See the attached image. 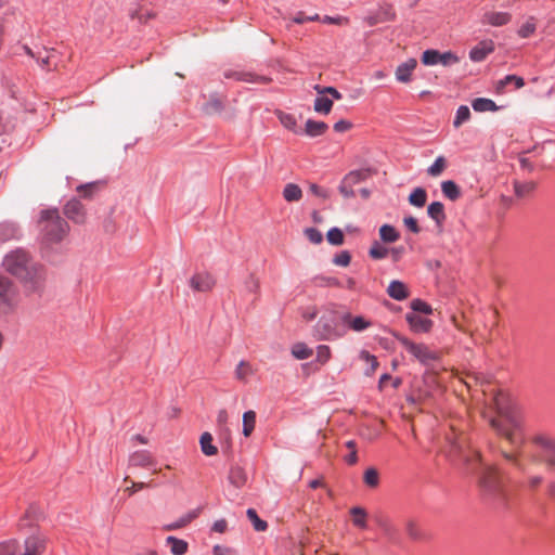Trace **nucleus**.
<instances>
[{"mask_svg": "<svg viewBox=\"0 0 555 555\" xmlns=\"http://www.w3.org/2000/svg\"><path fill=\"white\" fill-rule=\"evenodd\" d=\"M469 117H470V111H469L468 106L461 105L456 111L453 126L455 128L461 127L465 121H467L469 119Z\"/></svg>", "mask_w": 555, "mask_h": 555, "instance_id": "nucleus-51", "label": "nucleus"}, {"mask_svg": "<svg viewBox=\"0 0 555 555\" xmlns=\"http://www.w3.org/2000/svg\"><path fill=\"white\" fill-rule=\"evenodd\" d=\"M305 235L308 241L311 243H321L322 242V233L313 228H308L305 230Z\"/></svg>", "mask_w": 555, "mask_h": 555, "instance_id": "nucleus-61", "label": "nucleus"}, {"mask_svg": "<svg viewBox=\"0 0 555 555\" xmlns=\"http://www.w3.org/2000/svg\"><path fill=\"white\" fill-rule=\"evenodd\" d=\"M350 514L352 515V524L354 527L360 529H366V511L361 506H354L350 509Z\"/></svg>", "mask_w": 555, "mask_h": 555, "instance_id": "nucleus-29", "label": "nucleus"}, {"mask_svg": "<svg viewBox=\"0 0 555 555\" xmlns=\"http://www.w3.org/2000/svg\"><path fill=\"white\" fill-rule=\"evenodd\" d=\"M309 191L311 194L322 198L323 201H325L330 197V192L326 189L321 188L315 183H311L309 185Z\"/></svg>", "mask_w": 555, "mask_h": 555, "instance_id": "nucleus-59", "label": "nucleus"}, {"mask_svg": "<svg viewBox=\"0 0 555 555\" xmlns=\"http://www.w3.org/2000/svg\"><path fill=\"white\" fill-rule=\"evenodd\" d=\"M448 166V162L444 156H438L434 164L427 168L428 176L433 178L440 177Z\"/></svg>", "mask_w": 555, "mask_h": 555, "instance_id": "nucleus-36", "label": "nucleus"}, {"mask_svg": "<svg viewBox=\"0 0 555 555\" xmlns=\"http://www.w3.org/2000/svg\"><path fill=\"white\" fill-rule=\"evenodd\" d=\"M512 14L509 12L496 11V10H486L481 16V24L493 26V27H502L512 22Z\"/></svg>", "mask_w": 555, "mask_h": 555, "instance_id": "nucleus-13", "label": "nucleus"}, {"mask_svg": "<svg viewBox=\"0 0 555 555\" xmlns=\"http://www.w3.org/2000/svg\"><path fill=\"white\" fill-rule=\"evenodd\" d=\"M333 101L326 96H318L314 101V111L322 114H328L332 109Z\"/></svg>", "mask_w": 555, "mask_h": 555, "instance_id": "nucleus-49", "label": "nucleus"}, {"mask_svg": "<svg viewBox=\"0 0 555 555\" xmlns=\"http://www.w3.org/2000/svg\"><path fill=\"white\" fill-rule=\"evenodd\" d=\"M20 240V230L14 222L4 221L0 223V241Z\"/></svg>", "mask_w": 555, "mask_h": 555, "instance_id": "nucleus-24", "label": "nucleus"}, {"mask_svg": "<svg viewBox=\"0 0 555 555\" xmlns=\"http://www.w3.org/2000/svg\"><path fill=\"white\" fill-rule=\"evenodd\" d=\"M256 425V413L253 410H248L243 414V435L249 437L255 429Z\"/></svg>", "mask_w": 555, "mask_h": 555, "instance_id": "nucleus-34", "label": "nucleus"}, {"mask_svg": "<svg viewBox=\"0 0 555 555\" xmlns=\"http://www.w3.org/2000/svg\"><path fill=\"white\" fill-rule=\"evenodd\" d=\"M472 106L476 112H494L498 109L495 102L486 98H478L472 102Z\"/></svg>", "mask_w": 555, "mask_h": 555, "instance_id": "nucleus-35", "label": "nucleus"}, {"mask_svg": "<svg viewBox=\"0 0 555 555\" xmlns=\"http://www.w3.org/2000/svg\"><path fill=\"white\" fill-rule=\"evenodd\" d=\"M481 494L486 501L496 508L506 509L508 506L507 494L502 485L499 472L494 466L482 468L478 479Z\"/></svg>", "mask_w": 555, "mask_h": 555, "instance_id": "nucleus-2", "label": "nucleus"}, {"mask_svg": "<svg viewBox=\"0 0 555 555\" xmlns=\"http://www.w3.org/2000/svg\"><path fill=\"white\" fill-rule=\"evenodd\" d=\"M321 21L326 24H335V25H348L349 24V18L346 16L332 17V16L325 15Z\"/></svg>", "mask_w": 555, "mask_h": 555, "instance_id": "nucleus-63", "label": "nucleus"}, {"mask_svg": "<svg viewBox=\"0 0 555 555\" xmlns=\"http://www.w3.org/2000/svg\"><path fill=\"white\" fill-rule=\"evenodd\" d=\"M38 224L41 233L48 240L55 242L63 241L70 229L68 222L60 216L56 208L42 210Z\"/></svg>", "mask_w": 555, "mask_h": 555, "instance_id": "nucleus-4", "label": "nucleus"}, {"mask_svg": "<svg viewBox=\"0 0 555 555\" xmlns=\"http://www.w3.org/2000/svg\"><path fill=\"white\" fill-rule=\"evenodd\" d=\"M495 405L498 416L490 418L491 427L512 446H522V415L519 408L504 397H496Z\"/></svg>", "mask_w": 555, "mask_h": 555, "instance_id": "nucleus-1", "label": "nucleus"}, {"mask_svg": "<svg viewBox=\"0 0 555 555\" xmlns=\"http://www.w3.org/2000/svg\"><path fill=\"white\" fill-rule=\"evenodd\" d=\"M166 544L170 546V552L172 555H184L189 550V543L185 540L179 539L175 535H168L166 538Z\"/></svg>", "mask_w": 555, "mask_h": 555, "instance_id": "nucleus-26", "label": "nucleus"}, {"mask_svg": "<svg viewBox=\"0 0 555 555\" xmlns=\"http://www.w3.org/2000/svg\"><path fill=\"white\" fill-rule=\"evenodd\" d=\"M502 455L503 457L512 463L517 469H519L520 472H525V466L524 464L517 459V455L514 454V453H509V452H502Z\"/></svg>", "mask_w": 555, "mask_h": 555, "instance_id": "nucleus-62", "label": "nucleus"}, {"mask_svg": "<svg viewBox=\"0 0 555 555\" xmlns=\"http://www.w3.org/2000/svg\"><path fill=\"white\" fill-rule=\"evenodd\" d=\"M129 464L134 467L149 468L155 466L156 461L149 450H138L130 455Z\"/></svg>", "mask_w": 555, "mask_h": 555, "instance_id": "nucleus-15", "label": "nucleus"}, {"mask_svg": "<svg viewBox=\"0 0 555 555\" xmlns=\"http://www.w3.org/2000/svg\"><path fill=\"white\" fill-rule=\"evenodd\" d=\"M428 216L437 223L441 225L446 220L444 206L441 202H434L427 207Z\"/></svg>", "mask_w": 555, "mask_h": 555, "instance_id": "nucleus-28", "label": "nucleus"}, {"mask_svg": "<svg viewBox=\"0 0 555 555\" xmlns=\"http://www.w3.org/2000/svg\"><path fill=\"white\" fill-rule=\"evenodd\" d=\"M369 175L370 172L367 170H356L345 176L344 180H346V183L353 186L364 181L369 177Z\"/></svg>", "mask_w": 555, "mask_h": 555, "instance_id": "nucleus-48", "label": "nucleus"}, {"mask_svg": "<svg viewBox=\"0 0 555 555\" xmlns=\"http://www.w3.org/2000/svg\"><path fill=\"white\" fill-rule=\"evenodd\" d=\"M246 516L248 520L251 522L254 530L257 532H263L268 529L269 525L266 520L261 519L255 508H248L246 511Z\"/></svg>", "mask_w": 555, "mask_h": 555, "instance_id": "nucleus-31", "label": "nucleus"}, {"mask_svg": "<svg viewBox=\"0 0 555 555\" xmlns=\"http://www.w3.org/2000/svg\"><path fill=\"white\" fill-rule=\"evenodd\" d=\"M347 334L343 314L334 309H326L313 326V337L320 341H334Z\"/></svg>", "mask_w": 555, "mask_h": 555, "instance_id": "nucleus-3", "label": "nucleus"}, {"mask_svg": "<svg viewBox=\"0 0 555 555\" xmlns=\"http://www.w3.org/2000/svg\"><path fill=\"white\" fill-rule=\"evenodd\" d=\"M276 116L280 120V122L288 130L297 133L298 132V127H297V120L295 118L294 115L292 114H288V113H284V112H281V111H278L276 112Z\"/></svg>", "mask_w": 555, "mask_h": 555, "instance_id": "nucleus-39", "label": "nucleus"}, {"mask_svg": "<svg viewBox=\"0 0 555 555\" xmlns=\"http://www.w3.org/2000/svg\"><path fill=\"white\" fill-rule=\"evenodd\" d=\"M514 83L517 89L525 86V81L521 77L516 75H507L496 83L498 91H502L506 85Z\"/></svg>", "mask_w": 555, "mask_h": 555, "instance_id": "nucleus-45", "label": "nucleus"}, {"mask_svg": "<svg viewBox=\"0 0 555 555\" xmlns=\"http://www.w3.org/2000/svg\"><path fill=\"white\" fill-rule=\"evenodd\" d=\"M360 359L366 361L370 363V366L365 369L364 374L366 376H371L374 374L376 369L378 367L379 363L377 361V358L373 354H371L367 350H361L360 351Z\"/></svg>", "mask_w": 555, "mask_h": 555, "instance_id": "nucleus-44", "label": "nucleus"}, {"mask_svg": "<svg viewBox=\"0 0 555 555\" xmlns=\"http://www.w3.org/2000/svg\"><path fill=\"white\" fill-rule=\"evenodd\" d=\"M332 262L338 267H348L351 262V254L349 250H340L336 253L332 259Z\"/></svg>", "mask_w": 555, "mask_h": 555, "instance_id": "nucleus-52", "label": "nucleus"}, {"mask_svg": "<svg viewBox=\"0 0 555 555\" xmlns=\"http://www.w3.org/2000/svg\"><path fill=\"white\" fill-rule=\"evenodd\" d=\"M363 481L369 488H376L379 485V474L374 467H369L363 474Z\"/></svg>", "mask_w": 555, "mask_h": 555, "instance_id": "nucleus-46", "label": "nucleus"}, {"mask_svg": "<svg viewBox=\"0 0 555 555\" xmlns=\"http://www.w3.org/2000/svg\"><path fill=\"white\" fill-rule=\"evenodd\" d=\"M327 241L328 243H343L344 233L338 228H333L327 232Z\"/></svg>", "mask_w": 555, "mask_h": 555, "instance_id": "nucleus-60", "label": "nucleus"}, {"mask_svg": "<svg viewBox=\"0 0 555 555\" xmlns=\"http://www.w3.org/2000/svg\"><path fill=\"white\" fill-rule=\"evenodd\" d=\"M212 435L205 431L199 437L201 451L206 456H212L218 453V448L212 443Z\"/></svg>", "mask_w": 555, "mask_h": 555, "instance_id": "nucleus-27", "label": "nucleus"}, {"mask_svg": "<svg viewBox=\"0 0 555 555\" xmlns=\"http://www.w3.org/2000/svg\"><path fill=\"white\" fill-rule=\"evenodd\" d=\"M228 480L236 489L243 488L247 482L245 469L237 464L232 465L229 469Z\"/></svg>", "mask_w": 555, "mask_h": 555, "instance_id": "nucleus-22", "label": "nucleus"}, {"mask_svg": "<svg viewBox=\"0 0 555 555\" xmlns=\"http://www.w3.org/2000/svg\"><path fill=\"white\" fill-rule=\"evenodd\" d=\"M379 237L384 243H391L399 240V232L390 224H384L379 228Z\"/></svg>", "mask_w": 555, "mask_h": 555, "instance_id": "nucleus-37", "label": "nucleus"}, {"mask_svg": "<svg viewBox=\"0 0 555 555\" xmlns=\"http://www.w3.org/2000/svg\"><path fill=\"white\" fill-rule=\"evenodd\" d=\"M441 191L443 195L451 201H456L461 196L460 188L452 180L443 181L441 183Z\"/></svg>", "mask_w": 555, "mask_h": 555, "instance_id": "nucleus-32", "label": "nucleus"}, {"mask_svg": "<svg viewBox=\"0 0 555 555\" xmlns=\"http://www.w3.org/2000/svg\"><path fill=\"white\" fill-rule=\"evenodd\" d=\"M327 130V125L323 121L307 120L305 132L309 137L322 135Z\"/></svg>", "mask_w": 555, "mask_h": 555, "instance_id": "nucleus-30", "label": "nucleus"}, {"mask_svg": "<svg viewBox=\"0 0 555 555\" xmlns=\"http://www.w3.org/2000/svg\"><path fill=\"white\" fill-rule=\"evenodd\" d=\"M16 295L17 288L13 281L5 275H0V315L13 312Z\"/></svg>", "mask_w": 555, "mask_h": 555, "instance_id": "nucleus-9", "label": "nucleus"}, {"mask_svg": "<svg viewBox=\"0 0 555 555\" xmlns=\"http://www.w3.org/2000/svg\"><path fill=\"white\" fill-rule=\"evenodd\" d=\"M313 350L309 348L305 343H297L292 348V354L298 360H305L311 357Z\"/></svg>", "mask_w": 555, "mask_h": 555, "instance_id": "nucleus-42", "label": "nucleus"}, {"mask_svg": "<svg viewBox=\"0 0 555 555\" xmlns=\"http://www.w3.org/2000/svg\"><path fill=\"white\" fill-rule=\"evenodd\" d=\"M25 551L21 555H40L46 547L44 540L39 535H30L24 542Z\"/></svg>", "mask_w": 555, "mask_h": 555, "instance_id": "nucleus-20", "label": "nucleus"}, {"mask_svg": "<svg viewBox=\"0 0 555 555\" xmlns=\"http://www.w3.org/2000/svg\"><path fill=\"white\" fill-rule=\"evenodd\" d=\"M283 197L286 202H298L302 197V191L295 183H287L283 190Z\"/></svg>", "mask_w": 555, "mask_h": 555, "instance_id": "nucleus-33", "label": "nucleus"}, {"mask_svg": "<svg viewBox=\"0 0 555 555\" xmlns=\"http://www.w3.org/2000/svg\"><path fill=\"white\" fill-rule=\"evenodd\" d=\"M17 280L22 284L26 296L37 295L41 297L46 291L48 280L47 268L42 263L37 262Z\"/></svg>", "mask_w": 555, "mask_h": 555, "instance_id": "nucleus-5", "label": "nucleus"}, {"mask_svg": "<svg viewBox=\"0 0 555 555\" xmlns=\"http://www.w3.org/2000/svg\"><path fill=\"white\" fill-rule=\"evenodd\" d=\"M406 533L414 541H420V540L425 539V534L416 526V524L412 520L406 524Z\"/></svg>", "mask_w": 555, "mask_h": 555, "instance_id": "nucleus-56", "label": "nucleus"}, {"mask_svg": "<svg viewBox=\"0 0 555 555\" xmlns=\"http://www.w3.org/2000/svg\"><path fill=\"white\" fill-rule=\"evenodd\" d=\"M227 77H230V75H227ZM231 77L235 78L236 80L250 82V83L267 85L271 81V78H269L267 76H260V75H256V74L249 73V72L234 73L233 75H231Z\"/></svg>", "mask_w": 555, "mask_h": 555, "instance_id": "nucleus-25", "label": "nucleus"}, {"mask_svg": "<svg viewBox=\"0 0 555 555\" xmlns=\"http://www.w3.org/2000/svg\"><path fill=\"white\" fill-rule=\"evenodd\" d=\"M403 223L409 231H411L413 233L420 232V227L417 224V220L414 217H412V216L404 217Z\"/></svg>", "mask_w": 555, "mask_h": 555, "instance_id": "nucleus-64", "label": "nucleus"}, {"mask_svg": "<svg viewBox=\"0 0 555 555\" xmlns=\"http://www.w3.org/2000/svg\"><path fill=\"white\" fill-rule=\"evenodd\" d=\"M537 189L534 181H514V192L517 198L524 199L530 197Z\"/></svg>", "mask_w": 555, "mask_h": 555, "instance_id": "nucleus-23", "label": "nucleus"}, {"mask_svg": "<svg viewBox=\"0 0 555 555\" xmlns=\"http://www.w3.org/2000/svg\"><path fill=\"white\" fill-rule=\"evenodd\" d=\"M389 333L405 348V350L422 365L429 366L440 359L437 351L428 348L423 343H414L400 333L390 330Z\"/></svg>", "mask_w": 555, "mask_h": 555, "instance_id": "nucleus-7", "label": "nucleus"}, {"mask_svg": "<svg viewBox=\"0 0 555 555\" xmlns=\"http://www.w3.org/2000/svg\"><path fill=\"white\" fill-rule=\"evenodd\" d=\"M18 542L10 540L0 543V555H17Z\"/></svg>", "mask_w": 555, "mask_h": 555, "instance_id": "nucleus-55", "label": "nucleus"}, {"mask_svg": "<svg viewBox=\"0 0 555 555\" xmlns=\"http://www.w3.org/2000/svg\"><path fill=\"white\" fill-rule=\"evenodd\" d=\"M313 283L318 287H340V281L335 276L317 275L313 278Z\"/></svg>", "mask_w": 555, "mask_h": 555, "instance_id": "nucleus-41", "label": "nucleus"}, {"mask_svg": "<svg viewBox=\"0 0 555 555\" xmlns=\"http://www.w3.org/2000/svg\"><path fill=\"white\" fill-rule=\"evenodd\" d=\"M36 263L37 261L33 259L30 254L22 247L8 253L2 260L3 269L16 279L27 273L29 268Z\"/></svg>", "mask_w": 555, "mask_h": 555, "instance_id": "nucleus-6", "label": "nucleus"}, {"mask_svg": "<svg viewBox=\"0 0 555 555\" xmlns=\"http://www.w3.org/2000/svg\"><path fill=\"white\" fill-rule=\"evenodd\" d=\"M222 108V100L217 96L210 98L209 101L204 105V111L206 114H216L221 112Z\"/></svg>", "mask_w": 555, "mask_h": 555, "instance_id": "nucleus-54", "label": "nucleus"}, {"mask_svg": "<svg viewBox=\"0 0 555 555\" xmlns=\"http://www.w3.org/2000/svg\"><path fill=\"white\" fill-rule=\"evenodd\" d=\"M410 308L413 313H423V314H431L433 308L431 306L421 298H415L411 301Z\"/></svg>", "mask_w": 555, "mask_h": 555, "instance_id": "nucleus-43", "label": "nucleus"}, {"mask_svg": "<svg viewBox=\"0 0 555 555\" xmlns=\"http://www.w3.org/2000/svg\"><path fill=\"white\" fill-rule=\"evenodd\" d=\"M96 190H98V184L94 182L87 183V184H80L76 188L77 193H79V195L86 199H91L93 197V194L96 192Z\"/></svg>", "mask_w": 555, "mask_h": 555, "instance_id": "nucleus-53", "label": "nucleus"}, {"mask_svg": "<svg viewBox=\"0 0 555 555\" xmlns=\"http://www.w3.org/2000/svg\"><path fill=\"white\" fill-rule=\"evenodd\" d=\"M376 14L382 23L393 22L397 18L396 11L390 3L380 5Z\"/></svg>", "mask_w": 555, "mask_h": 555, "instance_id": "nucleus-40", "label": "nucleus"}, {"mask_svg": "<svg viewBox=\"0 0 555 555\" xmlns=\"http://www.w3.org/2000/svg\"><path fill=\"white\" fill-rule=\"evenodd\" d=\"M189 285L194 292L207 293L215 287L216 279L209 272L201 271L190 278Z\"/></svg>", "mask_w": 555, "mask_h": 555, "instance_id": "nucleus-12", "label": "nucleus"}, {"mask_svg": "<svg viewBox=\"0 0 555 555\" xmlns=\"http://www.w3.org/2000/svg\"><path fill=\"white\" fill-rule=\"evenodd\" d=\"M493 51H494L493 41L492 40H482L470 50L469 59L474 62H481Z\"/></svg>", "mask_w": 555, "mask_h": 555, "instance_id": "nucleus-16", "label": "nucleus"}, {"mask_svg": "<svg viewBox=\"0 0 555 555\" xmlns=\"http://www.w3.org/2000/svg\"><path fill=\"white\" fill-rule=\"evenodd\" d=\"M460 62V57L451 52H440L438 50L429 49L423 52L422 63L426 66H434L441 64L442 66H451Z\"/></svg>", "mask_w": 555, "mask_h": 555, "instance_id": "nucleus-10", "label": "nucleus"}, {"mask_svg": "<svg viewBox=\"0 0 555 555\" xmlns=\"http://www.w3.org/2000/svg\"><path fill=\"white\" fill-rule=\"evenodd\" d=\"M405 321L408 322L410 330L416 334L429 333L434 326L433 320L413 312H408L405 314Z\"/></svg>", "mask_w": 555, "mask_h": 555, "instance_id": "nucleus-14", "label": "nucleus"}, {"mask_svg": "<svg viewBox=\"0 0 555 555\" xmlns=\"http://www.w3.org/2000/svg\"><path fill=\"white\" fill-rule=\"evenodd\" d=\"M332 352L331 348L327 345H319L317 347V358L315 360L321 364H325L331 359Z\"/></svg>", "mask_w": 555, "mask_h": 555, "instance_id": "nucleus-57", "label": "nucleus"}, {"mask_svg": "<svg viewBox=\"0 0 555 555\" xmlns=\"http://www.w3.org/2000/svg\"><path fill=\"white\" fill-rule=\"evenodd\" d=\"M388 253L389 249L387 248V245H372L369 250V255L373 259H383L388 255Z\"/></svg>", "mask_w": 555, "mask_h": 555, "instance_id": "nucleus-58", "label": "nucleus"}, {"mask_svg": "<svg viewBox=\"0 0 555 555\" xmlns=\"http://www.w3.org/2000/svg\"><path fill=\"white\" fill-rule=\"evenodd\" d=\"M544 481L542 475H529L526 479L517 481L516 487L527 491L530 495H534Z\"/></svg>", "mask_w": 555, "mask_h": 555, "instance_id": "nucleus-19", "label": "nucleus"}, {"mask_svg": "<svg viewBox=\"0 0 555 555\" xmlns=\"http://www.w3.org/2000/svg\"><path fill=\"white\" fill-rule=\"evenodd\" d=\"M387 294L390 298L398 301L406 299L410 295L406 285L399 280H393L389 283Z\"/></svg>", "mask_w": 555, "mask_h": 555, "instance_id": "nucleus-21", "label": "nucleus"}, {"mask_svg": "<svg viewBox=\"0 0 555 555\" xmlns=\"http://www.w3.org/2000/svg\"><path fill=\"white\" fill-rule=\"evenodd\" d=\"M64 216L75 224L82 225L87 223L88 211L79 198L73 197L63 206Z\"/></svg>", "mask_w": 555, "mask_h": 555, "instance_id": "nucleus-11", "label": "nucleus"}, {"mask_svg": "<svg viewBox=\"0 0 555 555\" xmlns=\"http://www.w3.org/2000/svg\"><path fill=\"white\" fill-rule=\"evenodd\" d=\"M427 201L426 190L423 188L414 189L409 195V203L415 207H423Z\"/></svg>", "mask_w": 555, "mask_h": 555, "instance_id": "nucleus-38", "label": "nucleus"}, {"mask_svg": "<svg viewBox=\"0 0 555 555\" xmlns=\"http://www.w3.org/2000/svg\"><path fill=\"white\" fill-rule=\"evenodd\" d=\"M417 66V61L415 59H409L408 61L401 63L396 68V79L400 82L406 83L411 80V76L413 70Z\"/></svg>", "mask_w": 555, "mask_h": 555, "instance_id": "nucleus-18", "label": "nucleus"}, {"mask_svg": "<svg viewBox=\"0 0 555 555\" xmlns=\"http://www.w3.org/2000/svg\"><path fill=\"white\" fill-rule=\"evenodd\" d=\"M344 324L347 330L350 328L354 332H362L369 328L372 323L362 315L352 317L350 312L343 313Z\"/></svg>", "mask_w": 555, "mask_h": 555, "instance_id": "nucleus-17", "label": "nucleus"}, {"mask_svg": "<svg viewBox=\"0 0 555 555\" xmlns=\"http://www.w3.org/2000/svg\"><path fill=\"white\" fill-rule=\"evenodd\" d=\"M253 373L249 362L242 360L235 369V377L238 380L246 382V377Z\"/></svg>", "mask_w": 555, "mask_h": 555, "instance_id": "nucleus-50", "label": "nucleus"}, {"mask_svg": "<svg viewBox=\"0 0 555 555\" xmlns=\"http://www.w3.org/2000/svg\"><path fill=\"white\" fill-rule=\"evenodd\" d=\"M537 23L534 17L530 16L518 29L517 34L521 38H528L534 34Z\"/></svg>", "mask_w": 555, "mask_h": 555, "instance_id": "nucleus-47", "label": "nucleus"}, {"mask_svg": "<svg viewBox=\"0 0 555 555\" xmlns=\"http://www.w3.org/2000/svg\"><path fill=\"white\" fill-rule=\"evenodd\" d=\"M531 442L538 450V459L548 472H555V437L548 434H537Z\"/></svg>", "mask_w": 555, "mask_h": 555, "instance_id": "nucleus-8", "label": "nucleus"}]
</instances>
